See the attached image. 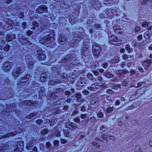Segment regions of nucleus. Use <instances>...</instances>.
Instances as JSON below:
<instances>
[{"instance_id":"nucleus-1","label":"nucleus","mask_w":152,"mask_h":152,"mask_svg":"<svg viewBox=\"0 0 152 152\" xmlns=\"http://www.w3.org/2000/svg\"><path fill=\"white\" fill-rule=\"evenodd\" d=\"M54 32L51 31L44 32L41 36L39 42L42 44H48L52 42L54 39Z\"/></svg>"},{"instance_id":"nucleus-2","label":"nucleus","mask_w":152,"mask_h":152,"mask_svg":"<svg viewBox=\"0 0 152 152\" xmlns=\"http://www.w3.org/2000/svg\"><path fill=\"white\" fill-rule=\"evenodd\" d=\"M83 51L82 52V56L83 58L86 62H88L89 60L91 58V53L88 46H84L82 49Z\"/></svg>"},{"instance_id":"nucleus-3","label":"nucleus","mask_w":152,"mask_h":152,"mask_svg":"<svg viewBox=\"0 0 152 152\" xmlns=\"http://www.w3.org/2000/svg\"><path fill=\"white\" fill-rule=\"evenodd\" d=\"M101 138L102 139H100L99 137H97L96 139V140L101 142H104V140L106 141L107 142L108 139L110 140H116L115 137L113 136L108 134H103L102 135Z\"/></svg>"},{"instance_id":"nucleus-4","label":"nucleus","mask_w":152,"mask_h":152,"mask_svg":"<svg viewBox=\"0 0 152 152\" xmlns=\"http://www.w3.org/2000/svg\"><path fill=\"white\" fill-rule=\"evenodd\" d=\"M110 42L111 44L117 46L120 45L122 43V40L117 37L111 36L109 38Z\"/></svg>"},{"instance_id":"nucleus-5","label":"nucleus","mask_w":152,"mask_h":152,"mask_svg":"<svg viewBox=\"0 0 152 152\" xmlns=\"http://www.w3.org/2000/svg\"><path fill=\"white\" fill-rule=\"evenodd\" d=\"M102 49L96 43H94L92 46V51L94 56L98 57L99 56Z\"/></svg>"},{"instance_id":"nucleus-6","label":"nucleus","mask_w":152,"mask_h":152,"mask_svg":"<svg viewBox=\"0 0 152 152\" xmlns=\"http://www.w3.org/2000/svg\"><path fill=\"white\" fill-rule=\"evenodd\" d=\"M30 77V75L28 74H26V75L23 76L21 79L20 82L18 83V86H23V85H28L29 82V79Z\"/></svg>"},{"instance_id":"nucleus-7","label":"nucleus","mask_w":152,"mask_h":152,"mask_svg":"<svg viewBox=\"0 0 152 152\" xmlns=\"http://www.w3.org/2000/svg\"><path fill=\"white\" fill-rule=\"evenodd\" d=\"M99 100L98 97L96 96H92L91 98V107L93 110L97 108L98 105Z\"/></svg>"},{"instance_id":"nucleus-8","label":"nucleus","mask_w":152,"mask_h":152,"mask_svg":"<svg viewBox=\"0 0 152 152\" xmlns=\"http://www.w3.org/2000/svg\"><path fill=\"white\" fill-rule=\"evenodd\" d=\"M25 71V69L23 66L15 68L13 70L12 74L14 77H17Z\"/></svg>"},{"instance_id":"nucleus-9","label":"nucleus","mask_w":152,"mask_h":152,"mask_svg":"<svg viewBox=\"0 0 152 152\" xmlns=\"http://www.w3.org/2000/svg\"><path fill=\"white\" fill-rule=\"evenodd\" d=\"M34 53L35 56L38 57L39 59L43 60L46 58L45 52L42 50H37L35 51Z\"/></svg>"},{"instance_id":"nucleus-10","label":"nucleus","mask_w":152,"mask_h":152,"mask_svg":"<svg viewBox=\"0 0 152 152\" xmlns=\"http://www.w3.org/2000/svg\"><path fill=\"white\" fill-rule=\"evenodd\" d=\"M4 22L5 23V26L4 27V29H6L7 30L9 28V27L12 28V26L13 27L14 26V23H12V20L9 19H6L4 20Z\"/></svg>"},{"instance_id":"nucleus-11","label":"nucleus","mask_w":152,"mask_h":152,"mask_svg":"<svg viewBox=\"0 0 152 152\" xmlns=\"http://www.w3.org/2000/svg\"><path fill=\"white\" fill-rule=\"evenodd\" d=\"M88 81L86 78L84 77H81L78 80L77 85L78 86L83 87L84 86Z\"/></svg>"},{"instance_id":"nucleus-12","label":"nucleus","mask_w":152,"mask_h":152,"mask_svg":"<svg viewBox=\"0 0 152 152\" xmlns=\"http://www.w3.org/2000/svg\"><path fill=\"white\" fill-rule=\"evenodd\" d=\"M47 7L45 5H41L36 10V12L39 13H42L43 12H45L48 11Z\"/></svg>"},{"instance_id":"nucleus-13","label":"nucleus","mask_w":152,"mask_h":152,"mask_svg":"<svg viewBox=\"0 0 152 152\" xmlns=\"http://www.w3.org/2000/svg\"><path fill=\"white\" fill-rule=\"evenodd\" d=\"M24 146L23 142L21 141L18 142L16 145V149L15 150V152H16L17 150L18 151V152H20L22 151L23 149Z\"/></svg>"},{"instance_id":"nucleus-14","label":"nucleus","mask_w":152,"mask_h":152,"mask_svg":"<svg viewBox=\"0 0 152 152\" xmlns=\"http://www.w3.org/2000/svg\"><path fill=\"white\" fill-rule=\"evenodd\" d=\"M13 63L12 62H5L3 66V69L5 72L9 71L10 67L13 65Z\"/></svg>"},{"instance_id":"nucleus-15","label":"nucleus","mask_w":152,"mask_h":152,"mask_svg":"<svg viewBox=\"0 0 152 152\" xmlns=\"http://www.w3.org/2000/svg\"><path fill=\"white\" fill-rule=\"evenodd\" d=\"M59 38L58 41L60 44H64L67 42V38L65 35L61 34Z\"/></svg>"},{"instance_id":"nucleus-16","label":"nucleus","mask_w":152,"mask_h":152,"mask_svg":"<svg viewBox=\"0 0 152 152\" xmlns=\"http://www.w3.org/2000/svg\"><path fill=\"white\" fill-rule=\"evenodd\" d=\"M34 60L30 57L27 58L26 61L28 67L29 69H31L34 65Z\"/></svg>"},{"instance_id":"nucleus-17","label":"nucleus","mask_w":152,"mask_h":152,"mask_svg":"<svg viewBox=\"0 0 152 152\" xmlns=\"http://www.w3.org/2000/svg\"><path fill=\"white\" fill-rule=\"evenodd\" d=\"M36 104L35 102H33L32 100H26L22 102L23 105H26L28 107H30L31 105H35Z\"/></svg>"},{"instance_id":"nucleus-18","label":"nucleus","mask_w":152,"mask_h":152,"mask_svg":"<svg viewBox=\"0 0 152 152\" xmlns=\"http://www.w3.org/2000/svg\"><path fill=\"white\" fill-rule=\"evenodd\" d=\"M66 126L67 128L71 130H74L77 127V125L75 123L68 122L66 125Z\"/></svg>"},{"instance_id":"nucleus-19","label":"nucleus","mask_w":152,"mask_h":152,"mask_svg":"<svg viewBox=\"0 0 152 152\" xmlns=\"http://www.w3.org/2000/svg\"><path fill=\"white\" fill-rule=\"evenodd\" d=\"M15 103H13L11 104L10 106L8 105L7 106V108L4 110H5L4 111L7 112L9 111H14L15 108Z\"/></svg>"},{"instance_id":"nucleus-20","label":"nucleus","mask_w":152,"mask_h":152,"mask_svg":"<svg viewBox=\"0 0 152 152\" xmlns=\"http://www.w3.org/2000/svg\"><path fill=\"white\" fill-rule=\"evenodd\" d=\"M152 63V60L145 61L143 63V66L146 70H147L151 66V63Z\"/></svg>"},{"instance_id":"nucleus-21","label":"nucleus","mask_w":152,"mask_h":152,"mask_svg":"<svg viewBox=\"0 0 152 152\" xmlns=\"http://www.w3.org/2000/svg\"><path fill=\"white\" fill-rule=\"evenodd\" d=\"M16 38L15 35V34H7L6 37V39L8 42L11 41L13 39Z\"/></svg>"},{"instance_id":"nucleus-22","label":"nucleus","mask_w":152,"mask_h":152,"mask_svg":"<svg viewBox=\"0 0 152 152\" xmlns=\"http://www.w3.org/2000/svg\"><path fill=\"white\" fill-rule=\"evenodd\" d=\"M76 97L78 102H83L85 100V99L82 97V95L79 93H77L76 94Z\"/></svg>"},{"instance_id":"nucleus-23","label":"nucleus","mask_w":152,"mask_h":152,"mask_svg":"<svg viewBox=\"0 0 152 152\" xmlns=\"http://www.w3.org/2000/svg\"><path fill=\"white\" fill-rule=\"evenodd\" d=\"M35 143L36 141L35 140L32 139L31 140L27 143L26 146V148L28 149H30L31 147Z\"/></svg>"},{"instance_id":"nucleus-24","label":"nucleus","mask_w":152,"mask_h":152,"mask_svg":"<svg viewBox=\"0 0 152 152\" xmlns=\"http://www.w3.org/2000/svg\"><path fill=\"white\" fill-rule=\"evenodd\" d=\"M36 90H37L38 91H39V97L41 96L40 94L43 96L45 95V90L44 87H39L38 88H37Z\"/></svg>"},{"instance_id":"nucleus-25","label":"nucleus","mask_w":152,"mask_h":152,"mask_svg":"<svg viewBox=\"0 0 152 152\" xmlns=\"http://www.w3.org/2000/svg\"><path fill=\"white\" fill-rule=\"evenodd\" d=\"M52 70L53 72L52 74L50 75V78H53V75H57V74L58 75L60 74V73L58 71V69H56V68L53 67Z\"/></svg>"},{"instance_id":"nucleus-26","label":"nucleus","mask_w":152,"mask_h":152,"mask_svg":"<svg viewBox=\"0 0 152 152\" xmlns=\"http://www.w3.org/2000/svg\"><path fill=\"white\" fill-rule=\"evenodd\" d=\"M61 82V81L60 80H51L49 81V84L50 85H51L55 86L58 83H59Z\"/></svg>"},{"instance_id":"nucleus-27","label":"nucleus","mask_w":152,"mask_h":152,"mask_svg":"<svg viewBox=\"0 0 152 152\" xmlns=\"http://www.w3.org/2000/svg\"><path fill=\"white\" fill-rule=\"evenodd\" d=\"M57 97V93L54 92L49 94L48 96V99L50 100H53L56 99Z\"/></svg>"},{"instance_id":"nucleus-28","label":"nucleus","mask_w":152,"mask_h":152,"mask_svg":"<svg viewBox=\"0 0 152 152\" xmlns=\"http://www.w3.org/2000/svg\"><path fill=\"white\" fill-rule=\"evenodd\" d=\"M48 76L47 75L46 73L45 74H42L40 77V80L42 82H44L46 80L48 79Z\"/></svg>"},{"instance_id":"nucleus-29","label":"nucleus","mask_w":152,"mask_h":152,"mask_svg":"<svg viewBox=\"0 0 152 152\" xmlns=\"http://www.w3.org/2000/svg\"><path fill=\"white\" fill-rule=\"evenodd\" d=\"M72 59V57L71 56V55L69 54L67 55L65 58L62 60L64 62H65L67 61H70Z\"/></svg>"},{"instance_id":"nucleus-30","label":"nucleus","mask_w":152,"mask_h":152,"mask_svg":"<svg viewBox=\"0 0 152 152\" xmlns=\"http://www.w3.org/2000/svg\"><path fill=\"white\" fill-rule=\"evenodd\" d=\"M75 71H74V72L70 73L69 74V76L72 79H75L79 75L78 73H75Z\"/></svg>"},{"instance_id":"nucleus-31","label":"nucleus","mask_w":152,"mask_h":152,"mask_svg":"<svg viewBox=\"0 0 152 152\" xmlns=\"http://www.w3.org/2000/svg\"><path fill=\"white\" fill-rule=\"evenodd\" d=\"M64 134L65 136L66 137H72L71 133L68 130H65L64 131Z\"/></svg>"},{"instance_id":"nucleus-32","label":"nucleus","mask_w":152,"mask_h":152,"mask_svg":"<svg viewBox=\"0 0 152 152\" xmlns=\"http://www.w3.org/2000/svg\"><path fill=\"white\" fill-rule=\"evenodd\" d=\"M106 15L107 16V18H112L113 14L111 10H108L106 11Z\"/></svg>"},{"instance_id":"nucleus-33","label":"nucleus","mask_w":152,"mask_h":152,"mask_svg":"<svg viewBox=\"0 0 152 152\" xmlns=\"http://www.w3.org/2000/svg\"><path fill=\"white\" fill-rule=\"evenodd\" d=\"M99 66V63L97 62H94L91 66V68L93 69L97 68Z\"/></svg>"},{"instance_id":"nucleus-34","label":"nucleus","mask_w":152,"mask_h":152,"mask_svg":"<svg viewBox=\"0 0 152 152\" xmlns=\"http://www.w3.org/2000/svg\"><path fill=\"white\" fill-rule=\"evenodd\" d=\"M125 49L129 53H132L133 51L132 48H130L129 45H127L125 47Z\"/></svg>"},{"instance_id":"nucleus-35","label":"nucleus","mask_w":152,"mask_h":152,"mask_svg":"<svg viewBox=\"0 0 152 152\" xmlns=\"http://www.w3.org/2000/svg\"><path fill=\"white\" fill-rule=\"evenodd\" d=\"M7 97L5 93H0V99L2 100H5L6 99Z\"/></svg>"},{"instance_id":"nucleus-36","label":"nucleus","mask_w":152,"mask_h":152,"mask_svg":"<svg viewBox=\"0 0 152 152\" xmlns=\"http://www.w3.org/2000/svg\"><path fill=\"white\" fill-rule=\"evenodd\" d=\"M115 109V108L114 107H109L107 109L106 112L107 113H110L113 110Z\"/></svg>"},{"instance_id":"nucleus-37","label":"nucleus","mask_w":152,"mask_h":152,"mask_svg":"<svg viewBox=\"0 0 152 152\" xmlns=\"http://www.w3.org/2000/svg\"><path fill=\"white\" fill-rule=\"evenodd\" d=\"M7 148V145H2L0 147V152H3Z\"/></svg>"},{"instance_id":"nucleus-38","label":"nucleus","mask_w":152,"mask_h":152,"mask_svg":"<svg viewBox=\"0 0 152 152\" xmlns=\"http://www.w3.org/2000/svg\"><path fill=\"white\" fill-rule=\"evenodd\" d=\"M106 14L105 12H104V13H101L99 16V17L101 19L107 18V16L106 15Z\"/></svg>"},{"instance_id":"nucleus-39","label":"nucleus","mask_w":152,"mask_h":152,"mask_svg":"<svg viewBox=\"0 0 152 152\" xmlns=\"http://www.w3.org/2000/svg\"><path fill=\"white\" fill-rule=\"evenodd\" d=\"M152 35L149 34L148 32L145 31L144 34V37L146 39H149Z\"/></svg>"},{"instance_id":"nucleus-40","label":"nucleus","mask_w":152,"mask_h":152,"mask_svg":"<svg viewBox=\"0 0 152 152\" xmlns=\"http://www.w3.org/2000/svg\"><path fill=\"white\" fill-rule=\"evenodd\" d=\"M95 87V86H94V83L91 86L88 87V88L90 91H94L96 90Z\"/></svg>"},{"instance_id":"nucleus-41","label":"nucleus","mask_w":152,"mask_h":152,"mask_svg":"<svg viewBox=\"0 0 152 152\" xmlns=\"http://www.w3.org/2000/svg\"><path fill=\"white\" fill-rule=\"evenodd\" d=\"M61 78L64 80H66L65 81L68 80V77L67 74L66 73H64L61 77Z\"/></svg>"},{"instance_id":"nucleus-42","label":"nucleus","mask_w":152,"mask_h":152,"mask_svg":"<svg viewBox=\"0 0 152 152\" xmlns=\"http://www.w3.org/2000/svg\"><path fill=\"white\" fill-rule=\"evenodd\" d=\"M16 134V133H8V134H6L5 136H3V137H4H4L5 138H8V137H9L10 136H14V135H15Z\"/></svg>"},{"instance_id":"nucleus-43","label":"nucleus","mask_w":152,"mask_h":152,"mask_svg":"<svg viewBox=\"0 0 152 152\" xmlns=\"http://www.w3.org/2000/svg\"><path fill=\"white\" fill-rule=\"evenodd\" d=\"M87 77L90 80H95V79L93 77V75L91 73H88L87 75Z\"/></svg>"},{"instance_id":"nucleus-44","label":"nucleus","mask_w":152,"mask_h":152,"mask_svg":"<svg viewBox=\"0 0 152 152\" xmlns=\"http://www.w3.org/2000/svg\"><path fill=\"white\" fill-rule=\"evenodd\" d=\"M49 133V130L47 129H44L41 132L42 135H45Z\"/></svg>"},{"instance_id":"nucleus-45","label":"nucleus","mask_w":152,"mask_h":152,"mask_svg":"<svg viewBox=\"0 0 152 152\" xmlns=\"http://www.w3.org/2000/svg\"><path fill=\"white\" fill-rule=\"evenodd\" d=\"M97 115L99 118H102L104 116L103 113L101 111H99L97 113Z\"/></svg>"},{"instance_id":"nucleus-46","label":"nucleus","mask_w":152,"mask_h":152,"mask_svg":"<svg viewBox=\"0 0 152 152\" xmlns=\"http://www.w3.org/2000/svg\"><path fill=\"white\" fill-rule=\"evenodd\" d=\"M107 2H111L113 4H117L118 1V0H104Z\"/></svg>"},{"instance_id":"nucleus-47","label":"nucleus","mask_w":152,"mask_h":152,"mask_svg":"<svg viewBox=\"0 0 152 152\" xmlns=\"http://www.w3.org/2000/svg\"><path fill=\"white\" fill-rule=\"evenodd\" d=\"M115 73L117 75V76L120 77L122 75V73L121 70H116L115 71Z\"/></svg>"},{"instance_id":"nucleus-48","label":"nucleus","mask_w":152,"mask_h":152,"mask_svg":"<svg viewBox=\"0 0 152 152\" xmlns=\"http://www.w3.org/2000/svg\"><path fill=\"white\" fill-rule=\"evenodd\" d=\"M142 29V28L141 27H139L138 26H136L134 29V32H138L140 31H141Z\"/></svg>"},{"instance_id":"nucleus-49","label":"nucleus","mask_w":152,"mask_h":152,"mask_svg":"<svg viewBox=\"0 0 152 152\" xmlns=\"http://www.w3.org/2000/svg\"><path fill=\"white\" fill-rule=\"evenodd\" d=\"M113 29L115 31H116L118 32V30H120L121 29L120 28V27L118 25H116L113 27Z\"/></svg>"},{"instance_id":"nucleus-50","label":"nucleus","mask_w":152,"mask_h":152,"mask_svg":"<svg viewBox=\"0 0 152 152\" xmlns=\"http://www.w3.org/2000/svg\"><path fill=\"white\" fill-rule=\"evenodd\" d=\"M107 127L106 126L104 125H102L100 127V129L101 130L103 131H105L107 130Z\"/></svg>"},{"instance_id":"nucleus-51","label":"nucleus","mask_w":152,"mask_h":152,"mask_svg":"<svg viewBox=\"0 0 152 152\" xmlns=\"http://www.w3.org/2000/svg\"><path fill=\"white\" fill-rule=\"evenodd\" d=\"M106 92L109 94H114L115 92L113 91L111 89H108L106 91Z\"/></svg>"},{"instance_id":"nucleus-52","label":"nucleus","mask_w":152,"mask_h":152,"mask_svg":"<svg viewBox=\"0 0 152 152\" xmlns=\"http://www.w3.org/2000/svg\"><path fill=\"white\" fill-rule=\"evenodd\" d=\"M148 23L146 22H144L142 23L141 26L142 27L145 28L148 27Z\"/></svg>"},{"instance_id":"nucleus-53","label":"nucleus","mask_w":152,"mask_h":152,"mask_svg":"<svg viewBox=\"0 0 152 152\" xmlns=\"http://www.w3.org/2000/svg\"><path fill=\"white\" fill-rule=\"evenodd\" d=\"M56 130L55 132L54 133V135L56 137H59L60 135V133L59 131L57 129V128H55V129Z\"/></svg>"},{"instance_id":"nucleus-54","label":"nucleus","mask_w":152,"mask_h":152,"mask_svg":"<svg viewBox=\"0 0 152 152\" xmlns=\"http://www.w3.org/2000/svg\"><path fill=\"white\" fill-rule=\"evenodd\" d=\"M105 76L108 78H111L113 77V75L110 73L107 72L105 74Z\"/></svg>"},{"instance_id":"nucleus-55","label":"nucleus","mask_w":152,"mask_h":152,"mask_svg":"<svg viewBox=\"0 0 152 152\" xmlns=\"http://www.w3.org/2000/svg\"><path fill=\"white\" fill-rule=\"evenodd\" d=\"M94 86H95V89H99L101 87V85L99 83H94Z\"/></svg>"},{"instance_id":"nucleus-56","label":"nucleus","mask_w":152,"mask_h":152,"mask_svg":"<svg viewBox=\"0 0 152 152\" xmlns=\"http://www.w3.org/2000/svg\"><path fill=\"white\" fill-rule=\"evenodd\" d=\"M135 149L136 151H140V148L139 144H137L136 145Z\"/></svg>"},{"instance_id":"nucleus-57","label":"nucleus","mask_w":152,"mask_h":152,"mask_svg":"<svg viewBox=\"0 0 152 152\" xmlns=\"http://www.w3.org/2000/svg\"><path fill=\"white\" fill-rule=\"evenodd\" d=\"M75 37H77L80 39H82L84 37V36L81 33H79L77 36H75Z\"/></svg>"},{"instance_id":"nucleus-58","label":"nucleus","mask_w":152,"mask_h":152,"mask_svg":"<svg viewBox=\"0 0 152 152\" xmlns=\"http://www.w3.org/2000/svg\"><path fill=\"white\" fill-rule=\"evenodd\" d=\"M140 3L142 5H143L146 4V3L149 1V0H140Z\"/></svg>"},{"instance_id":"nucleus-59","label":"nucleus","mask_w":152,"mask_h":152,"mask_svg":"<svg viewBox=\"0 0 152 152\" xmlns=\"http://www.w3.org/2000/svg\"><path fill=\"white\" fill-rule=\"evenodd\" d=\"M92 145L94 147L99 148L100 147V145L97 143L95 142H93L92 143Z\"/></svg>"},{"instance_id":"nucleus-60","label":"nucleus","mask_w":152,"mask_h":152,"mask_svg":"<svg viewBox=\"0 0 152 152\" xmlns=\"http://www.w3.org/2000/svg\"><path fill=\"white\" fill-rule=\"evenodd\" d=\"M121 87L120 85H115L112 87L111 88L113 89H118V88H120Z\"/></svg>"},{"instance_id":"nucleus-61","label":"nucleus","mask_w":152,"mask_h":152,"mask_svg":"<svg viewBox=\"0 0 152 152\" xmlns=\"http://www.w3.org/2000/svg\"><path fill=\"white\" fill-rule=\"evenodd\" d=\"M87 115H88L87 114H81L80 115V117L81 119H84L87 118Z\"/></svg>"},{"instance_id":"nucleus-62","label":"nucleus","mask_w":152,"mask_h":152,"mask_svg":"<svg viewBox=\"0 0 152 152\" xmlns=\"http://www.w3.org/2000/svg\"><path fill=\"white\" fill-rule=\"evenodd\" d=\"M10 48V46L9 45H7L5 47H4V50L7 51H8Z\"/></svg>"},{"instance_id":"nucleus-63","label":"nucleus","mask_w":152,"mask_h":152,"mask_svg":"<svg viewBox=\"0 0 152 152\" xmlns=\"http://www.w3.org/2000/svg\"><path fill=\"white\" fill-rule=\"evenodd\" d=\"M73 121L74 122L77 123H79L80 121V119L79 118L76 117L74 119Z\"/></svg>"},{"instance_id":"nucleus-64","label":"nucleus","mask_w":152,"mask_h":152,"mask_svg":"<svg viewBox=\"0 0 152 152\" xmlns=\"http://www.w3.org/2000/svg\"><path fill=\"white\" fill-rule=\"evenodd\" d=\"M148 33L152 36V26H150L148 28Z\"/></svg>"}]
</instances>
